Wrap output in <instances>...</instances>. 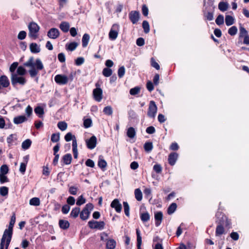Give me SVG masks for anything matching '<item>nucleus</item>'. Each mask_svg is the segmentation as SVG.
I'll use <instances>...</instances> for the list:
<instances>
[{"mask_svg": "<svg viewBox=\"0 0 249 249\" xmlns=\"http://www.w3.org/2000/svg\"><path fill=\"white\" fill-rule=\"evenodd\" d=\"M28 28L29 29L28 36L30 38L34 39H36L38 36V32L40 29L39 26L35 22H30Z\"/></svg>", "mask_w": 249, "mask_h": 249, "instance_id": "3", "label": "nucleus"}, {"mask_svg": "<svg viewBox=\"0 0 249 249\" xmlns=\"http://www.w3.org/2000/svg\"><path fill=\"white\" fill-rule=\"evenodd\" d=\"M64 139L66 142H70L71 140H72V146H73L74 142L76 144H77L75 136L74 135H73L71 132H69L67 133L64 137Z\"/></svg>", "mask_w": 249, "mask_h": 249, "instance_id": "17", "label": "nucleus"}, {"mask_svg": "<svg viewBox=\"0 0 249 249\" xmlns=\"http://www.w3.org/2000/svg\"><path fill=\"white\" fill-rule=\"evenodd\" d=\"M177 207L176 203H172L168 208V213L169 214H172L176 211Z\"/></svg>", "mask_w": 249, "mask_h": 249, "instance_id": "37", "label": "nucleus"}, {"mask_svg": "<svg viewBox=\"0 0 249 249\" xmlns=\"http://www.w3.org/2000/svg\"><path fill=\"white\" fill-rule=\"evenodd\" d=\"M88 225L90 229L103 230L105 227V223L104 221L91 220L88 222Z\"/></svg>", "mask_w": 249, "mask_h": 249, "instance_id": "9", "label": "nucleus"}, {"mask_svg": "<svg viewBox=\"0 0 249 249\" xmlns=\"http://www.w3.org/2000/svg\"><path fill=\"white\" fill-rule=\"evenodd\" d=\"M32 141L30 139H26L22 142L21 147L23 149L26 150L30 147Z\"/></svg>", "mask_w": 249, "mask_h": 249, "instance_id": "30", "label": "nucleus"}, {"mask_svg": "<svg viewBox=\"0 0 249 249\" xmlns=\"http://www.w3.org/2000/svg\"><path fill=\"white\" fill-rule=\"evenodd\" d=\"M7 243V238L2 237L0 244V249H4V247Z\"/></svg>", "mask_w": 249, "mask_h": 249, "instance_id": "59", "label": "nucleus"}, {"mask_svg": "<svg viewBox=\"0 0 249 249\" xmlns=\"http://www.w3.org/2000/svg\"><path fill=\"white\" fill-rule=\"evenodd\" d=\"M31 205L38 206L40 205V200L37 197H33L31 198L29 202Z\"/></svg>", "mask_w": 249, "mask_h": 249, "instance_id": "34", "label": "nucleus"}, {"mask_svg": "<svg viewBox=\"0 0 249 249\" xmlns=\"http://www.w3.org/2000/svg\"><path fill=\"white\" fill-rule=\"evenodd\" d=\"M26 36V33L25 31H20L18 36V39L20 40H23L24 39Z\"/></svg>", "mask_w": 249, "mask_h": 249, "instance_id": "58", "label": "nucleus"}, {"mask_svg": "<svg viewBox=\"0 0 249 249\" xmlns=\"http://www.w3.org/2000/svg\"><path fill=\"white\" fill-rule=\"evenodd\" d=\"M14 138V135L13 134H11L7 138V142L8 143V146H10L13 142Z\"/></svg>", "mask_w": 249, "mask_h": 249, "instance_id": "62", "label": "nucleus"}, {"mask_svg": "<svg viewBox=\"0 0 249 249\" xmlns=\"http://www.w3.org/2000/svg\"><path fill=\"white\" fill-rule=\"evenodd\" d=\"M124 212L127 216H129V206L127 202H123Z\"/></svg>", "mask_w": 249, "mask_h": 249, "instance_id": "43", "label": "nucleus"}, {"mask_svg": "<svg viewBox=\"0 0 249 249\" xmlns=\"http://www.w3.org/2000/svg\"><path fill=\"white\" fill-rule=\"evenodd\" d=\"M112 73V70L109 68H104L103 71V74L105 77H109L110 76Z\"/></svg>", "mask_w": 249, "mask_h": 249, "instance_id": "45", "label": "nucleus"}, {"mask_svg": "<svg viewBox=\"0 0 249 249\" xmlns=\"http://www.w3.org/2000/svg\"><path fill=\"white\" fill-rule=\"evenodd\" d=\"M72 160V156L71 154H67L63 156V162L66 164H70Z\"/></svg>", "mask_w": 249, "mask_h": 249, "instance_id": "31", "label": "nucleus"}, {"mask_svg": "<svg viewBox=\"0 0 249 249\" xmlns=\"http://www.w3.org/2000/svg\"><path fill=\"white\" fill-rule=\"evenodd\" d=\"M93 209V205L92 203H88L86 205L82 211L80 212V217L83 220L88 219L90 213V212Z\"/></svg>", "mask_w": 249, "mask_h": 249, "instance_id": "6", "label": "nucleus"}, {"mask_svg": "<svg viewBox=\"0 0 249 249\" xmlns=\"http://www.w3.org/2000/svg\"><path fill=\"white\" fill-rule=\"evenodd\" d=\"M142 27L144 29V31L145 33H148L149 32L150 28H149V25L148 22L144 20L142 22Z\"/></svg>", "mask_w": 249, "mask_h": 249, "instance_id": "48", "label": "nucleus"}, {"mask_svg": "<svg viewBox=\"0 0 249 249\" xmlns=\"http://www.w3.org/2000/svg\"><path fill=\"white\" fill-rule=\"evenodd\" d=\"M157 110L158 108L155 102L154 101H151L148 109V116L151 118H154L157 112Z\"/></svg>", "mask_w": 249, "mask_h": 249, "instance_id": "8", "label": "nucleus"}, {"mask_svg": "<svg viewBox=\"0 0 249 249\" xmlns=\"http://www.w3.org/2000/svg\"><path fill=\"white\" fill-rule=\"evenodd\" d=\"M11 81L13 86H16L18 84L23 86L26 83V79L23 76L18 75L17 73L11 74Z\"/></svg>", "mask_w": 249, "mask_h": 249, "instance_id": "5", "label": "nucleus"}, {"mask_svg": "<svg viewBox=\"0 0 249 249\" xmlns=\"http://www.w3.org/2000/svg\"><path fill=\"white\" fill-rule=\"evenodd\" d=\"M35 112L41 117L42 115L44 113L43 108L41 107H37L35 108Z\"/></svg>", "mask_w": 249, "mask_h": 249, "instance_id": "40", "label": "nucleus"}, {"mask_svg": "<svg viewBox=\"0 0 249 249\" xmlns=\"http://www.w3.org/2000/svg\"><path fill=\"white\" fill-rule=\"evenodd\" d=\"M137 234V248L138 249H141V246L142 243V239L141 235V232L139 229H136Z\"/></svg>", "mask_w": 249, "mask_h": 249, "instance_id": "24", "label": "nucleus"}, {"mask_svg": "<svg viewBox=\"0 0 249 249\" xmlns=\"http://www.w3.org/2000/svg\"><path fill=\"white\" fill-rule=\"evenodd\" d=\"M237 28L236 26H233L229 28L228 30V33L231 36H234L237 34Z\"/></svg>", "mask_w": 249, "mask_h": 249, "instance_id": "46", "label": "nucleus"}, {"mask_svg": "<svg viewBox=\"0 0 249 249\" xmlns=\"http://www.w3.org/2000/svg\"><path fill=\"white\" fill-rule=\"evenodd\" d=\"M229 7V4L226 2L221 1L218 4V9L222 12L226 11Z\"/></svg>", "mask_w": 249, "mask_h": 249, "instance_id": "25", "label": "nucleus"}, {"mask_svg": "<svg viewBox=\"0 0 249 249\" xmlns=\"http://www.w3.org/2000/svg\"><path fill=\"white\" fill-rule=\"evenodd\" d=\"M126 134L128 137L133 139L136 136V132L134 128L130 127L127 129Z\"/></svg>", "mask_w": 249, "mask_h": 249, "instance_id": "23", "label": "nucleus"}, {"mask_svg": "<svg viewBox=\"0 0 249 249\" xmlns=\"http://www.w3.org/2000/svg\"><path fill=\"white\" fill-rule=\"evenodd\" d=\"M86 165L88 166V167H91V168H93L94 167L95 164H94V161L90 160V159H88L86 160Z\"/></svg>", "mask_w": 249, "mask_h": 249, "instance_id": "64", "label": "nucleus"}, {"mask_svg": "<svg viewBox=\"0 0 249 249\" xmlns=\"http://www.w3.org/2000/svg\"><path fill=\"white\" fill-rule=\"evenodd\" d=\"M103 112L107 115H111L113 113V109L112 107L109 106L106 107L103 109Z\"/></svg>", "mask_w": 249, "mask_h": 249, "instance_id": "35", "label": "nucleus"}, {"mask_svg": "<svg viewBox=\"0 0 249 249\" xmlns=\"http://www.w3.org/2000/svg\"><path fill=\"white\" fill-rule=\"evenodd\" d=\"M27 121L26 117L24 115L18 116L14 118L13 122L15 124H20Z\"/></svg>", "mask_w": 249, "mask_h": 249, "instance_id": "19", "label": "nucleus"}, {"mask_svg": "<svg viewBox=\"0 0 249 249\" xmlns=\"http://www.w3.org/2000/svg\"><path fill=\"white\" fill-rule=\"evenodd\" d=\"M92 124V121L90 119H86L84 121V126L85 128L89 127Z\"/></svg>", "mask_w": 249, "mask_h": 249, "instance_id": "57", "label": "nucleus"}, {"mask_svg": "<svg viewBox=\"0 0 249 249\" xmlns=\"http://www.w3.org/2000/svg\"><path fill=\"white\" fill-rule=\"evenodd\" d=\"M135 197L137 201H140L142 198V194L141 190L137 188L134 191Z\"/></svg>", "mask_w": 249, "mask_h": 249, "instance_id": "26", "label": "nucleus"}, {"mask_svg": "<svg viewBox=\"0 0 249 249\" xmlns=\"http://www.w3.org/2000/svg\"><path fill=\"white\" fill-rule=\"evenodd\" d=\"M146 88L149 91H152L154 89L153 84L151 81H148L146 84Z\"/></svg>", "mask_w": 249, "mask_h": 249, "instance_id": "63", "label": "nucleus"}, {"mask_svg": "<svg viewBox=\"0 0 249 249\" xmlns=\"http://www.w3.org/2000/svg\"><path fill=\"white\" fill-rule=\"evenodd\" d=\"M116 241L112 239L107 240L106 248L107 249H114L116 247Z\"/></svg>", "mask_w": 249, "mask_h": 249, "instance_id": "21", "label": "nucleus"}, {"mask_svg": "<svg viewBox=\"0 0 249 249\" xmlns=\"http://www.w3.org/2000/svg\"><path fill=\"white\" fill-rule=\"evenodd\" d=\"M86 142L89 149H93L96 146L97 138L95 136H92L89 140H87Z\"/></svg>", "mask_w": 249, "mask_h": 249, "instance_id": "11", "label": "nucleus"}, {"mask_svg": "<svg viewBox=\"0 0 249 249\" xmlns=\"http://www.w3.org/2000/svg\"><path fill=\"white\" fill-rule=\"evenodd\" d=\"M26 73V71L25 69L22 66H19L18 67L17 70V72L16 73H17L18 75L23 76Z\"/></svg>", "mask_w": 249, "mask_h": 249, "instance_id": "33", "label": "nucleus"}, {"mask_svg": "<svg viewBox=\"0 0 249 249\" xmlns=\"http://www.w3.org/2000/svg\"><path fill=\"white\" fill-rule=\"evenodd\" d=\"M224 232V227L222 225H218L217 226L215 231V235L220 236L222 235Z\"/></svg>", "mask_w": 249, "mask_h": 249, "instance_id": "36", "label": "nucleus"}, {"mask_svg": "<svg viewBox=\"0 0 249 249\" xmlns=\"http://www.w3.org/2000/svg\"><path fill=\"white\" fill-rule=\"evenodd\" d=\"M98 165L102 169L105 168L107 165V162L103 159V157L102 156L99 157Z\"/></svg>", "mask_w": 249, "mask_h": 249, "instance_id": "32", "label": "nucleus"}, {"mask_svg": "<svg viewBox=\"0 0 249 249\" xmlns=\"http://www.w3.org/2000/svg\"><path fill=\"white\" fill-rule=\"evenodd\" d=\"M9 168L7 165L4 164L0 168V175H6L8 173Z\"/></svg>", "mask_w": 249, "mask_h": 249, "instance_id": "38", "label": "nucleus"}, {"mask_svg": "<svg viewBox=\"0 0 249 249\" xmlns=\"http://www.w3.org/2000/svg\"><path fill=\"white\" fill-rule=\"evenodd\" d=\"M18 64L17 62H15L11 65L10 68H9V71H10V72L11 73V74H12L13 73H16L15 71L16 69H18Z\"/></svg>", "mask_w": 249, "mask_h": 249, "instance_id": "41", "label": "nucleus"}, {"mask_svg": "<svg viewBox=\"0 0 249 249\" xmlns=\"http://www.w3.org/2000/svg\"><path fill=\"white\" fill-rule=\"evenodd\" d=\"M15 222L16 216L15 214H13L11 216L8 228L5 230L2 235V237L7 238V243L6 244L5 249H8L13 234V229Z\"/></svg>", "mask_w": 249, "mask_h": 249, "instance_id": "2", "label": "nucleus"}, {"mask_svg": "<svg viewBox=\"0 0 249 249\" xmlns=\"http://www.w3.org/2000/svg\"><path fill=\"white\" fill-rule=\"evenodd\" d=\"M119 29L120 26L119 24H113L108 34L109 38L110 40H114L117 38Z\"/></svg>", "mask_w": 249, "mask_h": 249, "instance_id": "7", "label": "nucleus"}, {"mask_svg": "<svg viewBox=\"0 0 249 249\" xmlns=\"http://www.w3.org/2000/svg\"><path fill=\"white\" fill-rule=\"evenodd\" d=\"M204 6L205 9L204 11V16L207 19L211 21L213 19V13L211 12H207L208 7H212L213 9L214 8V0H208L207 4H206V0H204Z\"/></svg>", "mask_w": 249, "mask_h": 249, "instance_id": "4", "label": "nucleus"}, {"mask_svg": "<svg viewBox=\"0 0 249 249\" xmlns=\"http://www.w3.org/2000/svg\"><path fill=\"white\" fill-rule=\"evenodd\" d=\"M9 181V179L5 175H0V182L2 184Z\"/></svg>", "mask_w": 249, "mask_h": 249, "instance_id": "60", "label": "nucleus"}, {"mask_svg": "<svg viewBox=\"0 0 249 249\" xmlns=\"http://www.w3.org/2000/svg\"><path fill=\"white\" fill-rule=\"evenodd\" d=\"M153 147V144L151 142H146L144 144V148L146 152L151 151L152 150Z\"/></svg>", "mask_w": 249, "mask_h": 249, "instance_id": "42", "label": "nucleus"}, {"mask_svg": "<svg viewBox=\"0 0 249 249\" xmlns=\"http://www.w3.org/2000/svg\"><path fill=\"white\" fill-rule=\"evenodd\" d=\"M163 214L161 212H158L155 214V219L156 220L155 225L158 227L161 223L162 219Z\"/></svg>", "mask_w": 249, "mask_h": 249, "instance_id": "20", "label": "nucleus"}, {"mask_svg": "<svg viewBox=\"0 0 249 249\" xmlns=\"http://www.w3.org/2000/svg\"><path fill=\"white\" fill-rule=\"evenodd\" d=\"M154 170L157 173H160L162 171V167L160 164H156L153 166Z\"/></svg>", "mask_w": 249, "mask_h": 249, "instance_id": "56", "label": "nucleus"}, {"mask_svg": "<svg viewBox=\"0 0 249 249\" xmlns=\"http://www.w3.org/2000/svg\"><path fill=\"white\" fill-rule=\"evenodd\" d=\"M8 193V188L6 187L3 186L0 187V194L2 196H5Z\"/></svg>", "mask_w": 249, "mask_h": 249, "instance_id": "49", "label": "nucleus"}, {"mask_svg": "<svg viewBox=\"0 0 249 249\" xmlns=\"http://www.w3.org/2000/svg\"><path fill=\"white\" fill-rule=\"evenodd\" d=\"M234 18L230 15H226L225 17V23L226 25L231 26L234 23Z\"/></svg>", "mask_w": 249, "mask_h": 249, "instance_id": "27", "label": "nucleus"}, {"mask_svg": "<svg viewBox=\"0 0 249 249\" xmlns=\"http://www.w3.org/2000/svg\"><path fill=\"white\" fill-rule=\"evenodd\" d=\"M215 22L218 25H222L224 22V17L221 15L218 16L215 20Z\"/></svg>", "mask_w": 249, "mask_h": 249, "instance_id": "44", "label": "nucleus"}, {"mask_svg": "<svg viewBox=\"0 0 249 249\" xmlns=\"http://www.w3.org/2000/svg\"><path fill=\"white\" fill-rule=\"evenodd\" d=\"M110 206L111 208H114L117 213H120L122 211V204L118 199H114L111 203Z\"/></svg>", "mask_w": 249, "mask_h": 249, "instance_id": "12", "label": "nucleus"}, {"mask_svg": "<svg viewBox=\"0 0 249 249\" xmlns=\"http://www.w3.org/2000/svg\"><path fill=\"white\" fill-rule=\"evenodd\" d=\"M86 202V199L84 198L82 195L79 196L76 201V205L80 206Z\"/></svg>", "mask_w": 249, "mask_h": 249, "instance_id": "50", "label": "nucleus"}, {"mask_svg": "<svg viewBox=\"0 0 249 249\" xmlns=\"http://www.w3.org/2000/svg\"><path fill=\"white\" fill-rule=\"evenodd\" d=\"M24 66L31 68L29 73L31 77H35L38 72V71L43 69V64L39 59H36L34 62V58L32 56L29 58L27 61L23 64Z\"/></svg>", "mask_w": 249, "mask_h": 249, "instance_id": "1", "label": "nucleus"}, {"mask_svg": "<svg viewBox=\"0 0 249 249\" xmlns=\"http://www.w3.org/2000/svg\"><path fill=\"white\" fill-rule=\"evenodd\" d=\"M72 151L74 158L75 159H77L78 157L77 144H76L74 142L73 143V146H72Z\"/></svg>", "mask_w": 249, "mask_h": 249, "instance_id": "52", "label": "nucleus"}, {"mask_svg": "<svg viewBox=\"0 0 249 249\" xmlns=\"http://www.w3.org/2000/svg\"><path fill=\"white\" fill-rule=\"evenodd\" d=\"M10 85L8 77L5 75H2L0 77V89L2 88H7Z\"/></svg>", "mask_w": 249, "mask_h": 249, "instance_id": "14", "label": "nucleus"}, {"mask_svg": "<svg viewBox=\"0 0 249 249\" xmlns=\"http://www.w3.org/2000/svg\"><path fill=\"white\" fill-rule=\"evenodd\" d=\"M141 219L143 222H146L150 219V215L148 213H142L141 214Z\"/></svg>", "mask_w": 249, "mask_h": 249, "instance_id": "47", "label": "nucleus"}, {"mask_svg": "<svg viewBox=\"0 0 249 249\" xmlns=\"http://www.w3.org/2000/svg\"><path fill=\"white\" fill-rule=\"evenodd\" d=\"M141 88L139 87H135L130 89L129 93L132 95H136L140 93Z\"/></svg>", "mask_w": 249, "mask_h": 249, "instance_id": "39", "label": "nucleus"}, {"mask_svg": "<svg viewBox=\"0 0 249 249\" xmlns=\"http://www.w3.org/2000/svg\"><path fill=\"white\" fill-rule=\"evenodd\" d=\"M247 31L243 27H240V37H242L243 36H246L247 35Z\"/></svg>", "mask_w": 249, "mask_h": 249, "instance_id": "61", "label": "nucleus"}, {"mask_svg": "<svg viewBox=\"0 0 249 249\" xmlns=\"http://www.w3.org/2000/svg\"><path fill=\"white\" fill-rule=\"evenodd\" d=\"M89 40V36L87 34H85L82 37V42L83 47L87 46Z\"/></svg>", "mask_w": 249, "mask_h": 249, "instance_id": "28", "label": "nucleus"}, {"mask_svg": "<svg viewBox=\"0 0 249 249\" xmlns=\"http://www.w3.org/2000/svg\"><path fill=\"white\" fill-rule=\"evenodd\" d=\"M129 18L133 24L136 23L139 19V13L138 11H131L129 14Z\"/></svg>", "mask_w": 249, "mask_h": 249, "instance_id": "13", "label": "nucleus"}, {"mask_svg": "<svg viewBox=\"0 0 249 249\" xmlns=\"http://www.w3.org/2000/svg\"><path fill=\"white\" fill-rule=\"evenodd\" d=\"M59 134L54 133L52 135L51 141L53 142H56L59 141Z\"/></svg>", "mask_w": 249, "mask_h": 249, "instance_id": "55", "label": "nucleus"}, {"mask_svg": "<svg viewBox=\"0 0 249 249\" xmlns=\"http://www.w3.org/2000/svg\"><path fill=\"white\" fill-rule=\"evenodd\" d=\"M78 46V43L76 42H72L69 43H67L65 45V48L67 51L72 52L75 50Z\"/></svg>", "mask_w": 249, "mask_h": 249, "instance_id": "18", "label": "nucleus"}, {"mask_svg": "<svg viewBox=\"0 0 249 249\" xmlns=\"http://www.w3.org/2000/svg\"><path fill=\"white\" fill-rule=\"evenodd\" d=\"M178 154L176 153H171L168 157L169 163L173 166L175 164L176 161L178 159Z\"/></svg>", "mask_w": 249, "mask_h": 249, "instance_id": "16", "label": "nucleus"}, {"mask_svg": "<svg viewBox=\"0 0 249 249\" xmlns=\"http://www.w3.org/2000/svg\"><path fill=\"white\" fill-rule=\"evenodd\" d=\"M80 209L79 207H75L74 208L71 213V215L73 218H76L78 215H80Z\"/></svg>", "mask_w": 249, "mask_h": 249, "instance_id": "29", "label": "nucleus"}, {"mask_svg": "<svg viewBox=\"0 0 249 249\" xmlns=\"http://www.w3.org/2000/svg\"><path fill=\"white\" fill-rule=\"evenodd\" d=\"M30 49L33 53H38L40 52V49L36 43H32L30 45Z\"/></svg>", "mask_w": 249, "mask_h": 249, "instance_id": "22", "label": "nucleus"}, {"mask_svg": "<svg viewBox=\"0 0 249 249\" xmlns=\"http://www.w3.org/2000/svg\"><path fill=\"white\" fill-rule=\"evenodd\" d=\"M55 82L59 85L62 84V75L58 74L54 77Z\"/></svg>", "mask_w": 249, "mask_h": 249, "instance_id": "54", "label": "nucleus"}, {"mask_svg": "<svg viewBox=\"0 0 249 249\" xmlns=\"http://www.w3.org/2000/svg\"><path fill=\"white\" fill-rule=\"evenodd\" d=\"M78 189L75 186H70L69 189V193L72 195H76Z\"/></svg>", "mask_w": 249, "mask_h": 249, "instance_id": "53", "label": "nucleus"}, {"mask_svg": "<svg viewBox=\"0 0 249 249\" xmlns=\"http://www.w3.org/2000/svg\"><path fill=\"white\" fill-rule=\"evenodd\" d=\"M94 99L99 102L103 98V90L101 88H95L93 90Z\"/></svg>", "mask_w": 249, "mask_h": 249, "instance_id": "10", "label": "nucleus"}, {"mask_svg": "<svg viewBox=\"0 0 249 249\" xmlns=\"http://www.w3.org/2000/svg\"><path fill=\"white\" fill-rule=\"evenodd\" d=\"M59 35V32L56 28H52L48 32L47 36L52 39L56 38Z\"/></svg>", "mask_w": 249, "mask_h": 249, "instance_id": "15", "label": "nucleus"}, {"mask_svg": "<svg viewBox=\"0 0 249 249\" xmlns=\"http://www.w3.org/2000/svg\"><path fill=\"white\" fill-rule=\"evenodd\" d=\"M125 73V68L124 66H122L119 68L118 71V75L119 78L123 77Z\"/></svg>", "mask_w": 249, "mask_h": 249, "instance_id": "51", "label": "nucleus"}]
</instances>
